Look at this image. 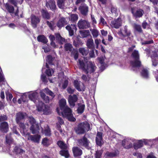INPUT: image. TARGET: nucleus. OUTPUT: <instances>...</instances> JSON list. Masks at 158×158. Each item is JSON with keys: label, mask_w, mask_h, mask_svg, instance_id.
Masks as SVG:
<instances>
[{"label": "nucleus", "mask_w": 158, "mask_h": 158, "mask_svg": "<svg viewBox=\"0 0 158 158\" xmlns=\"http://www.w3.org/2000/svg\"><path fill=\"white\" fill-rule=\"evenodd\" d=\"M73 45L76 48H78L80 45L81 44V41L79 39H77L74 40L73 42Z\"/></svg>", "instance_id": "obj_55"}, {"label": "nucleus", "mask_w": 158, "mask_h": 158, "mask_svg": "<svg viewBox=\"0 0 158 158\" xmlns=\"http://www.w3.org/2000/svg\"><path fill=\"white\" fill-rule=\"evenodd\" d=\"M117 154L116 152H109L107 154V156L110 157H114L117 156Z\"/></svg>", "instance_id": "obj_63"}, {"label": "nucleus", "mask_w": 158, "mask_h": 158, "mask_svg": "<svg viewBox=\"0 0 158 158\" xmlns=\"http://www.w3.org/2000/svg\"><path fill=\"white\" fill-rule=\"evenodd\" d=\"M59 154L62 156L64 157L65 158H69L70 157L68 148L61 150L59 152Z\"/></svg>", "instance_id": "obj_26"}, {"label": "nucleus", "mask_w": 158, "mask_h": 158, "mask_svg": "<svg viewBox=\"0 0 158 158\" xmlns=\"http://www.w3.org/2000/svg\"><path fill=\"white\" fill-rule=\"evenodd\" d=\"M85 108V105L84 104H81L79 106L77 109V112L78 114H81L84 111Z\"/></svg>", "instance_id": "obj_49"}, {"label": "nucleus", "mask_w": 158, "mask_h": 158, "mask_svg": "<svg viewBox=\"0 0 158 158\" xmlns=\"http://www.w3.org/2000/svg\"><path fill=\"white\" fill-rule=\"evenodd\" d=\"M42 144L44 146L48 147L51 144V143L49 142V139L45 137L43 139Z\"/></svg>", "instance_id": "obj_47"}, {"label": "nucleus", "mask_w": 158, "mask_h": 158, "mask_svg": "<svg viewBox=\"0 0 158 158\" xmlns=\"http://www.w3.org/2000/svg\"><path fill=\"white\" fill-rule=\"evenodd\" d=\"M78 62L79 64V68L83 71H85V65L83 61L81 59L78 60Z\"/></svg>", "instance_id": "obj_51"}, {"label": "nucleus", "mask_w": 158, "mask_h": 158, "mask_svg": "<svg viewBox=\"0 0 158 158\" xmlns=\"http://www.w3.org/2000/svg\"><path fill=\"white\" fill-rule=\"evenodd\" d=\"M7 11L11 14L14 13V8L13 6L10 4L8 3H6L4 5Z\"/></svg>", "instance_id": "obj_28"}, {"label": "nucleus", "mask_w": 158, "mask_h": 158, "mask_svg": "<svg viewBox=\"0 0 158 158\" xmlns=\"http://www.w3.org/2000/svg\"><path fill=\"white\" fill-rule=\"evenodd\" d=\"M16 123L19 125L20 127L23 129V133L25 136L30 135V133L29 132H27V130L26 131V127L23 122H20L19 123Z\"/></svg>", "instance_id": "obj_23"}, {"label": "nucleus", "mask_w": 158, "mask_h": 158, "mask_svg": "<svg viewBox=\"0 0 158 158\" xmlns=\"http://www.w3.org/2000/svg\"><path fill=\"white\" fill-rule=\"evenodd\" d=\"M91 49V50L90 51L89 53V55L90 57L93 58L95 57L94 52V48Z\"/></svg>", "instance_id": "obj_64"}, {"label": "nucleus", "mask_w": 158, "mask_h": 158, "mask_svg": "<svg viewBox=\"0 0 158 158\" xmlns=\"http://www.w3.org/2000/svg\"><path fill=\"white\" fill-rule=\"evenodd\" d=\"M44 92L47 94L51 96L52 99L54 98L55 96L54 93L48 88H45Z\"/></svg>", "instance_id": "obj_46"}, {"label": "nucleus", "mask_w": 158, "mask_h": 158, "mask_svg": "<svg viewBox=\"0 0 158 158\" xmlns=\"http://www.w3.org/2000/svg\"><path fill=\"white\" fill-rule=\"evenodd\" d=\"M15 152L16 154L22 155L25 152V151L22 149L20 146H15L14 149Z\"/></svg>", "instance_id": "obj_32"}, {"label": "nucleus", "mask_w": 158, "mask_h": 158, "mask_svg": "<svg viewBox=\"0 0 158 158\" xmlns=\"http://www.w3.org/2000/svg\"><path fill=\"white\" fill-rule=\"evenodd\" d=\"M133 27L139 33H143V31L140 25L136 24H134Z\"/></svg>", "instance_id": "obj_50"}, {"label": "nucleus", "mask_w": 158, "mask_h": 158, "mask_svg": "<svg viewBox=\"0 0 158 158\" xmlns=\"http://www.w3.org/2000/svg\"><path fill=\"white\" fill-rule=\"evenodd\" d=\"M37 108L39 111H43L46 115L51 114L50 107L48 105H45L43 102L41 101L38 105Z\"/></svg>", "instance_id": "obj_5"}, {"label": "nucleus", "mask_w": 158, "mask_h": 158, "mask_svg": "<svg viewBox=\"0 0 158 158\" xmlns=\"http://www.w3.org/2000/svg\"><path fill=\"white\" fill-rule=\"evenodd\" d=\"M41 12L42 16L43 18L46 19H50V15L47 10L42 9L41 11Z\"/></svg>", "instance_id": "obj_24"}, {"label": "nucleus", "mask_w": 158, "mask_h": 158, "mask_svg": "<svg viewBox=\"0 0 158 158\" xmlns=\"http://www.w3.org/2000/svg\"><path fill=\"white\" fill-rule=\"evenodd\" d=\"M28 140H31L35 143H39L40 138V136L39 135H28Z\"/></svg>", "instance_id": "obj_22"}, {"label": "nucleus", "mask_w": 158, "mask_h": 158, "mask_svg": "<svg viewBox=\"0 0 158 158\" xmlns=\"http://www.w3.org/2000/svg\"><path fill=\"white\" fill-rule=\"evenodd\" d=\"M140 73L141 76L144 78L147 79L149 77V72L146 68H143Z\"/></svg>", "instance_id": "obj_31"}, {"label": "nucleus", "mask_w": 158, "mask_h": 158, "mask_svg": "<svg viewBox=\"0 0 158 158\" xmlns=\"http://www.w3.org/2000/svg\"><path fill=\"white\" fill-rule=\"evenodd\" d=\"M46 23L47 25L51 30H53L56 27V26H54V25H55V22L53 20L51 21H46Z\"/></svg>", "instance_id": "obj_41"}, {"label": "nucleus", "mask_w": 158, "mask_h": 158, "mask_svg": "<svg viewBox=\"0 0 158 158\" xmlns=\"http://www.w3.org/2000/svg\"><path fill=\"white\" fill-rule=\"evenodd\" d=\"M78 15L77 14H71L70 16V20L72 23H75L78 19Z\"/></svg>", "instance_id": "obj_39"}, {"label": "nucleus", "mask_w": 158, "mask_h": 158, "mask_svg": "<svg viewBox=\"0 0 158 158\" xmlns=\"http://www.w3.org/2000/svg\"><path fill=\"white\" fill-rule=\"evenodd\" d=\"M6 99L8 100L9 98L10 100L11 101L13 98L12 94L8 91L6 92Z\"/></svg>", "instance_id": "obj_56"}, {"label": "nucleus", "mask_w": 158, "mask_h": 158, "mask_svg": "<svg viewBox=\"0 0 158 158\" xmlns=\"http://www.w3.org/2000/svg\"><path fill=\"white\" fill-rule=\"evenodd\" d=\"M44 132L45 136H50L51 135V129L48 125H47V127L44 129Z\"/></svg>", "instance_id": "obj_45"}, {"label": "nucleus", "mask_w": 158, "mask_h": 158, "mask_svg": "<svg viewBox=\"0 0 158 158\" xmlns=\"http://www.w3.org/2000/svg\"><path fill=\"white\" fill-rule=\"evenodd\" d=\"M68 81L67 80L64 81V83L62 85V87L63 89H66L68 86Z\"/></svg>", "instance_id": "obj_59"}, {"label": "nucleus", "mask_w": 158, "mask_h": 158, "mask_svg": "<svg viewBox=\"0 0 158 158\" xmlns=\"http://www.w3.org/2000/svg\"><path fill=\"white\" fill-rule=\"evenodd\" d=\"M78 142L80 145L83 146L86 148L89 147V141L85 135L82 139H78Z\"/></svg>", "instance_id": "obj_13"}, {"label": "nucleus", "mask_w": 158, "mask_h": 158, "mask_svg": "<svg viewBox=\"0 0 158 158\" xmlns=\"http://www.w3.org/2000/svg\"><path fill=\"white\" fill-rule=\"evenodd\" d=\"M46 61L50 65H52L53 64V62L54 60V58L52 57V55H48L47 56Z\"/></svg>", "instance_id": "obj_44"}, {"label": "nucleus", "mask_w": 158, "mask_h": 158, "mask_svg": "<svg viewBox=\"0 0 158 158\" xmlns=\"http://www.w3.org/2000/svg\"><path fill=\"white\" fill-rule=\"evenodd\" d=\"M96 68V67L95 64L91 62H89L87 64L86 68L84 71L86 74L88 73L91 74L95 71Z\"/></svg>", "instance_id": "obj_7"}, {"label": "nucleus", "mask_w": 158, "mask_h": 158, "mask_svg": "<svg viewBox=\"0 0 158 158\" xmlns=\"http://www.w3.org/2000/svg\"><path fill=\"white\" fill-rule=\"evenodd\" d=\"M72 151L74 157H79L82 154V151L78 147H75L72 148Z\"/></svg>", "instance_id": "obj_18"}, {"label": "nucleus", "mask_w": 158, "mask_h": 158, "mask_svg": "<svg viewBox=\"0 0 158 158\" xmlns=\"http://www.w3.org/2000/svg\"><path fill=\"white\" fill-rule=\"evenodd\" d=\"M122 25V20L120 18H118L117 19H114L111 21V25L113 28L118 29Z\"/></svg>", "instance_id": "obj_10"}, {"label": "nucleus", "mask_w": 158, "mask_h": 158, "mask_svg": "<svg viewBox=\"0 0 158 158\" xmlns=\"http://www.w3.org/2000/svg\"><path fill=\"white\" fill-rule=\"evenodd\" d=\"M71 54L73 56L75 60L77 59L79 54L78 51L77 49L73 48L71 52Z\"/></svg>", "instance_id": "obj_48"}, {"label": "nucleus", "mask_w": 158, "mask_h": 158, "mask_svg": "<svg viewBox=\"0 0 158 158\" xmlns=\"http://www.w3.org/2000/svg\"><path fill=\"white\" fill-rule=\"evenodd\" d=\"M68 23L66 18L64 17H62L60 18L58 20L56 25L58 28L60 29L65 25H67Z\"/></svg>", "instance_id": "obj_12"}, {"label": "nucleus", "mask_w": 158, "mask_h": 158, "mask_svg": "<svg viewBox=\"0 0 158 158\" xmlns=\"http://www.w3.org/2000/svg\"><path fill=\"white\" fill-rule=\"evenodd\" d=\"M79 10L82 15L86 16L89 11V7L86 4L84 3L79 6Z\"/></svg>", "instance_id": "obj_14"}, {"label": "nucleus", "mask_w": 158, "mask_h": 158, "mask_svg": "<svg viewBox=\"0 0 158 158\" xmlns=\"http://www.w3.org/2000/svg\"><path fill=\"white\" fill-rule=\"evenodd\" d=\"M7 120V117L5 115L3 114L0 116V122H2Z\"/></svg>", "instance_id": "obj_57"}, {"label": "nucleus", "mask_w": 158, "mask_h": 158, "mask_svg": "<svg viewBox=\"0 0 158 158\" xmlns=\"http://www.w3.org/2000/svg\"><path fill=\"white\" fill-rule=\"evenodd\" d=\"M90 129L89 124L88 122L85 121L79 123L74 127V130L77 134L81 135L84 134L86 131H88Z\"/></svg>", "instance_id": "obj_1"}, {"label": "nucleus", "mask_w": 158, "mask_h": 158, "mask_svg": "<svg viewBox=\"0 0 158 158\" xmlns=\"http://www.w3.org/2000/svg\"><path fill=\"white\" fill-rule=\"evenodd\" d=\"M64 48L65 51L71 52L73 50V47L72 44L70 43L65 44L64 45Z\"/></svg>", "instance_id": "obj_37"}, {"label": "nucleus", "mask_w": 158, "mask_h": 158, "mask_svg": "<svg viewBox=\"0 0 158 158\" xmlns=\"http://www.w3.org/2000/svg\"><path fill=\"white\" fill-rule=\"evenodd\" d=\"M45 6L47 7H49L50 10L54 11L56 8L55 2L54 0H49L47 1Z\"/></svg>", "instance_id": "obj_17"}, {"label": "nucleus", "mask_w": 158, "mask_h": 158, "mask_svg": "<svg viewBox=\"0 0 158 158\" xmlns=\"http://www.w3.org/2000/svg\"><path fill=\"white\" fill-rule=\"evenodd\" d=\"M132 33L131 30L128 28V27L126 25L120 29L118 32V34L122 38V39L125 37L129 38Z\"/></svg>", "instance_id": "obj_4"}, {"label": "nucleus", "mask_w": 158, "mask_h": 158, "mask_svg": "<svg viewBox=\"0 0 158 158\" xmlns=\"http://www.w3.org/2000/svg\"><path fill=\"white\" fill-rule=\"evenodd\" d=\"M79 51L83 56H86L89 53V50L87 48H80L79 49Z\"/></svg>", "instance_id": "obj_36"}, {"label": "nucleus", "mask_w": 158, "mask_h": 158, "mask_svg": "<svg viewBox=\"0 0 158 158\" xmlns=\"http://www.w3.org/2000/svg\"><path fill=\"white\" fill-rule=\"evenodd\" d=\"M37 41L44 44H46L48 42L46 37L43 35H40L37 37Z\"/></svg>", "instance_id": "obj_27"}, {"label": "nucleus", "mask_w": 158, "mask_h": 158, "mask_svg": "<svg viewBox=\"0 0 158 158\" xmlns=\"http://www.w3.org/2000/svg\"><path fill=\"white\" fill-rule=\"evenodd\" d=\"M131 11L133 16L135 18H140L143 15V10L136 6L131 7Z\"/></svg>", "instance_id": "obj_6"}, {"label": "nucleus", "mask_w": 158, "mask_h": 158, "mask_svg": "<svg viewBox=\"0 0 158 158\" xmlns=\"http://www.w3.org/2000/svg\"><path fill=\"white\" fill-rule=\"evenodd\" d=\"M131 56L134 60L140 59L139 55L137 50H135L132 53Z\"/></svg>", "instance_id": "obj_43"}, {"label": "nucleus", "mask_w": 158, "mask_h": 158, "mask_svg": "<svg viewBox=\"0 0 158 158\" xmlns=\"http://www.w3.org/2000/svg\"><path fill=\"white\" fill-rule=\"evenodd\" d=\"M55 36L56 40L58 41L60 44H62L63 42L65 40V39L62 37L59 33L55 34Z\"/></svg>", "instance_id": "obj_40"}, {"label": "nucleus", "mask_w": 158, "mask_h": 158, "mask_svg": "<svg viewBox=\"0 0 158 158\" xmlns=\"http://www.w3.org/2000/svg\"><path fill=\"white\" fill-rule=\"evenodd\" d=\"M28 120L31 125L30 127V131L33 134L37 133L40 130V125L39 123L32 116L29 117Z\"/></svg>", "instance_id": "obj_3"}, {"label": "nucleus", "mask_w": 158, "mask_h": 158, "mask_svg": "<svg viewBox=\"0 0 158 158\" xmlns=\"http://www.w3.org/2000/svg\"><path fill=\"white\" fill-rule=\"evenodd\" d=\"M90 31H91L92 34L94 38H97L99 35V32L98 30L94 29Z\"/></svg>", "instance_id": "obj_53"}, {"label": "nucleus", "mask_w": 158, "mask_h": 158, "mask_svg": "<svg viewBox=\"0 0 158 158\" xmlns=\"http://www.w3.org/2000/svg\"><path fill=\"white\" fill-rule=\"evenodd\" d=\"M9 130V125L6 122H2L0 124V131L3 133H6Z\"/></svg>", "instance_id": "obj_20"}, {"label": "nucleus", "mask_w": 158, "mask_h": 158, "mask_svg": "<svg viewBox=\"0 0 158 158\" xmlns=\"http://www.w3.org/2000/svg\"><path fill=\"white\" fill-rule=\"evenodd\" d=\"M40 96L41 98L45 103H48L49 102L50 99L49 97L48 96H46L44 93H41Z\"/></svg>", "instance_id": "obj_38"}, {"label": "nucleus", "mask_w": 158, "mask_h": 158, "mask_svg": "<svg viewBox=\"0 0 158 158\" xmlns=\"http://www.w3.org/2000/svg\"><path fill=\"white\" fill-rule=\"evenodd\" d=\"M102 152L101 150H97L94 154L95 158H102Z\"/></svg>", "instance_id": "obj_54"}, {"label": "nucleus", "mask_w": 158, "mask_h": 158, "mask_svg": "<svg viewBox=\"0 0 158 158\" xmlns=\"http://www.w3.org/2000/svg\"><path fill=\"white\" fill-rule=\"evenodd\" d=\"M26 98V96H22L21 98L20 99H19L18 100V103L20 104L22 102V101H23V102H26V100H24V98Z\"/></svg>", "instance_id": "obj_61"}, {"label": "nucleus", "mask_w": 158, "mask_h": 158, "mask_svg": "<svg viewBox=\"0 0 158 158\" xmlns=\"http://www.w3.org/2000/svg\"><path fill=\"white\" fill-rule=\"evenodd\" d=\"M154 43V41L153 40H147L145 41H144L142 43V45H146L147 44H153Z\"/></svg>", "instance_id": "obj_60"}, {"label": "nucleus", "mask_w": 158, "mask_h": 158, "mask_svg": "<svg viewBox=\"0 0 158 158\" xmlns=\"http://www.w3.org/2000/svg\"><path fill=\"white\" fill-rule=\"evenodd\" d=\"M59 104L61 110L65 108L66 107L68 106H66V101L64 98L61 99L59 101Z\"/></svg>", "instance_id": "obj_34"}, {"label": "nucleus", "mask_w": 158, "mask_h": 158, "mask_svg": "<svg viewBox=\"0 0 158 158\" xmlns=\"http://www.w3.org/2000/svg\"><path fill=\"white\" fill-rule=\"evenodd\" d=\"M23 0H9V2L15 7H17V4H21L23 2Z\"/></svg>", "instance_id": "obj_42"}, {"label": "nucleus", "mask_w": 158, "mask_h": 158, "mask_svg": "<svg viewBox=\"0 0 158 158\" xmlns=\"http://www.w3.org/2000/svg\"><path fill=\"white\" fill-rule=\"evenodd\" d=\"M78 27L80 29H87L90 27V23L87 21L80 20L77 23Z\"/></svg>", "instance_id": "obj_8"}, {"label": "nucleus", "mask_w": 158, "mask_h": 158, "mask_svg": "<svg viewBox=\"0 0 158 158\" xmlns=\"http://www.w3.org/2000/svg\"><path fill=\"white\" fill-rule=\"evenodd\" d=\"M73 84L75 88L79 91H81V89L80 87V84L77 80H75L74 81Z\"/></svg>", "instance_id": "obj_52"}, {"label": "nucleus", "mask_w": 158, "mask_h": 158, "mask_svg": "<svg viewBox=\"0 0 158 158\" xmlns=\"http://www.w3.org/2000/svg\"><path fill=\"white\" fill-rule=\"evenodd\" d=\"M57 144L61 150L66 149L68 148L67 145L63 141H58L57 143Z\"/></svg>", "instance_id": "obj_29"}, {"label": "nucleus", "mask_w": 158, "mask_h": 158, "mask_svg": "<svg viewBox=\"0 0 158 158\" xmlns=\"http://www.w3.org/2000/svg\"><path fill=\"white\" fill-rule=\"evenodd\" d=\"M31 23L32 27L35 28L37 27V24L40 21V19L38 16H36L34 15H32L31 16Z\"/></svg>", "instance_id": "obj_16"}, {"label": "nucleus", "mask_w": 158, "mask_h": 158, "mask_svg": "<svg viewBox=\"0 0 158 158\" xmlns=\"http://www.w3.org/2000/svg\"><path fill=\"white\" fill-rule=\"evenodd\" d=\"M26 115V113L20 111L17 113L16 115V123H19L20 122H23L24 121Z\"/></svg>", "instance_id": "obj_9"}, {"label": "nucleus", "mask_w": 158, "mask_h": 158, "mask_svg": "<svg viewBox=\"0 0 158 158\" xmlns=\"http://www.w3.org/2000/svg\"><path fill=\"white\" fill-rule=\"evenodd\" d=\"M78 98L76 95H69L68 98V102L71 106L74 107L75 105V102H77Z\"/></svg>", "instance_id": "obj_15"}, {"label": "nucleus", "mask_w": 158, "mask_h": 158, "mask_svg": "<svg viewBox=\"0 0 158 158\" xmlns=\"http://www.w3.org/2000/svg\"><path fill=\"white\" fill-rule=\"evenodd\" d=\"M86 45L88 48L92 49L94 48V41L92 38L88 39L86 42Z\"/></svg>", "instance_id": "obj_33"}, {"label": "nucleus", "mask_w": 158, "mask_h": 158, "mask_svg": "<svg viewBox=\"0 0 158 158\" xmlns=\"http://www.w3.org/2000/svg\"><path fill=\"white\" fill-rule=\"evenodd\" d=\"M67 91L69 94H71L73 93L75 91V89H72L70 87H68L67 89Z\"/></svg>", "instance_id": "obj_62"}, {"label": "nucleus", "mask_w": 158, "mask_h": 158, "mask_svg": "<svg viewBox=\"0 0 158 158\" xmlns=\"http://www.w3.org/2000/svg\"><path fill=\"white\" fill-rule=\"evenodd\" d=\"M37 93L33 92L29 94L28 97L30 99L33 101L35 103H36L37 100Z\"/></svg>", "instance_id": "obj_35"}, {"label": "nucleus", "mask_w": 158, "mask_h": 158, "mask_svg": "<svg viewBox=\"0 0 158 158\" xmlns=\"http://www.w3.org/2000/svg\"><path fill=\"white\" fill-rule=\"evenodd\" d=\"M79 33L82 38H86L89 36H90L91 38H92V36L89 30H81L80 31Z\"/></svg>", "instance_id": "obj_25"}, {"label": "nucleus", "mask_w": 158, "mask_h": 158, "mask_svg": "<svg viewBox=\"0 0 158 158\" xmlns=\"http://www.w3.org/2000/svg\"><path fill=\"white\" fill-rule=\"evenodd\" d=\"M61 110L62 111L61 114L63 117L66 118L70 122H75L76 121V119L74 117L72 114V111L70 108L67 106Z\"/></svg>", "instance_id": "obj_2"}, {"label": "nucleus", "mask_w": 158, "mask_h": 158, "mask_svg": "<svg viewBox=\"0 0 158 158\" xmlns=\"http://www.w3.org/2000/svg\"><path fill=\"white\" fill-rule=\"evenodd\" d=\"M41 78L43 82L47 83L48 82V80L46 78V76L44 74H42L41 75Z\"/></svg>", "instance_id": "obj_58"}, {"label": "nucleus", "mask_w": 158, "mask_h": 158, "mask_svg": "<svg viewBox=\"0 0 158 158\" xmlns=\"http://www.w3.org/2000/svg\"><path fill=\"white\" fill-rule=\"evenodd\" d=\"M143 145V142L142 140H139L137 142L134 143L133 144L134 148L135 150H137L142 148Z\"/></svg>", "instance_id": "obj_30"}, {"label": "nucleus", "mask_w": 158, "mask_h": 158, "mask_svg": "<svg viewBox=\"0 0 158 158\" xmlns=\"http://www.w3.org/2000/svg\"><path fill=\"white\" fill-rule=\"evenodd\" d=\"M66 29L69 31V35L70 36H72L74 35V31H76L77 30L76 25L75 24H71L67 25L65 27Z\"/></svg>", "instance_id": "obj_19"}, {"label": "nucleus", "mask_w": 158, "mask_h": 158, "mask_svg": "<svg viewBox=\"0 0 158 158\" xmlns=\"http://www.w3.org/2000/svg\"><path fill=\"white\" fill-rule=\"evenodd\" d=\"M130 64L133 68H139L141 66V62L139 59H135L130 62Z\"/></svg>", "instance_id": "obj_21"}, {"label": "nucleus", "mask_w": 158, "mask_h": 158, "mask_svg": "<svg viewBox=\"0 0 158 158\" xmlns=\"http://www.w3.org/2000/svg\"><path fill=\"white\" fill-rule=\"evenodd\" d=\"M96 144L101 147L103 144L102 138V133L101 132H98L97 133L95 138Z\"/></svg>", "instance_id": "obj_11"}]
</instances>
